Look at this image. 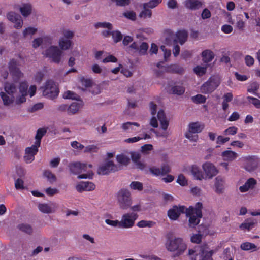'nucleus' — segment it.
<instances>
[{"label": "nucleus", "mask_w": 260, "mask_h": 260, "mask_svg": "<svg viewBox=\"0 0 260 260\" xmlns=\"http://www.w3.org/2000/svg\"><path fill=\"white\" fill-rule=\"evenodd\" d=\"M9 70L14 81L5 83V92L0 93L1 98L5 106H10L14 103L21 105L26 101L28 83L26 81L19 82V80L23 77V74L18 68L16 61H10Z\"/></svg>", "instance_id": "1"}, {"label": "nucleus", "mask_w": 260, "mask_h": 260, "mask_svg": "<svg viewBox=\"0 0 260 260\" xmlns=\"http://www.w3.org/2000/svg\"><path fill=\"white\" fill-rule=\"evenodd\" d=\"M202 204L200 202L196 203L194 207L190 206L188 209H185L183 206H175L168 211V215L170 219L175 220L181 213L185 212L186 216L189 217V225L193 228L200 222L202 216Z\"/></svg>", "instance_id": "2"}, {"label": "nucleus", "mask_w": 260, "mask_h": 260, "mask_svg": "<svg viewBox=\"0 0 260 260\" xmlns=\"http://www.w3.org/2000/svg\"><path fill=\"white\" fill-rule=\"evenodd\" d=\"M215 252L207 244H203L200 246L189 248L186 255L189 260H197L198 256V260H213L212 256Z\"/></svg>", "instance_id": "3"}, {"label": "nucleus", "mask_w": 260, "mask_h": 260, "mask_svg": "<svg viewBox=\"0 0 260 260\" xmlns=\"http://www.w3.org/2000/svg\"><path fill=\"white\" fill-rule=\"evenodd\" d=\"M71 173L78 175V179H91L93 176L91 164L79 161L71 162L69 165Z\"/></svg>", "instance_id": "4"}, {"label": "nucleus", "mask_w": 260, "mask_h": 260, "mask_svg": "<svg viewBox=\"0 0 260 260\" xmlns=\"http://www.w3.org/2000/svg\"><path fill=\"white\" fill-rule=\"evenodd\" d=\"M167 250L175 252L174 257L182 255L187 249V244L181 237H175L169 239L165 244Z\"/></svg>", "instance_id": "5"}, {"label": "nucleus", "mask_w": 260, "mask_h": 260, "mask_svg": "<svg viewBox=\"0 0 260 260\" xmlns=\"http://www.w3.org/2000/svg\"><path fill=\"white\" fill-rule=\"evenodd\" d=\"M61 34L62 36L58 39V47L62 52L72 49L74 45L72 41L74 36V32L69 29H63L61 30Z\"/></svg>", "instance_id": "6"}, {"label": "nucleus", "mask_w": 260, "mask_h": 260, "mask_svg": "<svg viewBox=\"0 0 260 260\" xmlns=\"http://www.w3.org/2000/svg\"><path fill=\"white\" fill-rule=\"evenodd\" d=\"M117 203L120 209L126 210L132 204V198L130 191L126 188L120 189L116 193Z\"/></svg>", "instance_id": "7"}, {"label": "nucleus", "mask_w": 260, "mask_h": 260, "mask_svg": "<svg viewBox=\"0 0 260 260\" xmlns=\"http://www.w3.org/2000/svg\"><path fill=\"white\" fill-rule=\"evenodd\" d=\"M43 54L51 62L59 63L62 59L63 52L55 45H51L45 50Z\"/></svg>", "instance_id": "8"}, {"label": "nucleus", "mask_w": 260, "mask_h": 260, "mask_svg": "<svg viewBox=\"0 0 260 260\" xmlns=\"http://www.w3.org/2000/svg\"><path fill=\"white\" fill-rule=\"evenodd\" d=\"M42 89L43 95L47 98L53 99L58 94L59 90L57 86L53 81H47Z\"/></svg>", "instance_id": "9"}, {"label": "nucleus", "mask_w": 260, "mask_h": 260, "mask_svg": "<svg viewBox=\"0 0 260 260\" xmlns=\"http://www.w3.org/2000/svg\"><path fill=\"white\" fill-rule=\"evenodd\" d=\"M138 217V215L136 213L127 212L123 214L120 221L121 228L124 229L132 228Z\"/></svg>", "instance_id": "10"}, {"label": "nucleus", "mask_w": 260, "mask_h": 260, "mask_svg": "<svg viewBox=\"0 0 260 260\" xmlns=\"http://www.w3.org/2000/svg\"><path fill=\"white\" fill-rule=\"evenodd\" d=\"M220 79L215 76L210 78L201 87V91L203 93H209L213 91L219 85Z\"/></svg>", "instance_id": "11"}, {"label": "nucleus", "mask_w": 260, "mask_h": 260, "mask_svg": "<svg viewBox=\"0 0 260 260\" xmlns=\"http://www.w3.org/2000/svg\"><path fill=\"white\" fill-rule=\"evenodd\" d=\"M204 179H211L218 173L216 167L212 162L207 161L202 165Z\"/></svg>", "instance_id": "12"}, {"label": "nucleus", "mask_w": 260, "mask_h": 260, "mask_svg": "<svg viewBox=\"0 0 260 260\" xmlns=\"http://www.w3.org/2000/svg\"><path fill=\"white\" fill-rule=\"evenodd\" d=\"M119 167L115 165L112 160L107 159L101 164L98 170V173L100 175H107L112 172L118 171Z\"/></svg>", "instance_id": "13"}, {"label": "nucleus", "mask_w": 260, "mask_h": 260, "mask_svg": "<svg viewBox=\"0 0 260 260\" xmlns=\"http://www.w3.org/2000/svg\"><path fill=\"white\" fill-rule=\"evenodd\" d=\"M39 210L44 214H52L55 213L57 208V204L53 202L40 203L38 205Z\"/></svg>", "instance_id": "14"}, {"label": "nucleus", "mask_w": 260, "mask_h": 260, "mask_svg": "<svg viewBox=\"0 0 260 260\" xmlns=\"http://www.w3.org/2000/svg\"><path fill=\"white\" fill-rule=\"evenodd\" d=\"M259 165V158L256 156H249L245 158L244 169L248 172L256 170Z\"/></svg>", "instance_id": "15"}, {"label": "nucleus", "mask_w": 260, "mask_h": 260, "mask_svg": "<svg viewBox=\"0 0 260 260\" xmlns=\"http://www.w3.org/2000/svg\"><path fill=\"white\" fill-rule=\"evenodd\" d=\"M7 19L14 24V27L20 29L23 24V22L20 15L14 12H10L7 15Z\"/></svg>", "instance_id": "16"}, {"label": "nucleus", "mask_w": 260, "mask_h": 260, "mask_svg": "<svg viewBox=\"0 0 260 260\" xmlns=\"http://www.w3.org/2000/svg\"><path fill=\"white\" fill-rule=\"evenodd\" d=\"M35 145H32L30 147H27L25 149V153L24 156V160L27 163L31 162L35 159V155L38 151V148Z\"/></svg>", "instance_id": "17"}, {"label": "nucleus", "mask_w": 260, "mask_h": 260, "mask_svg": "<svg viewBox=\"0 0 260 260\" xmlns=\"http://www.w3.org/2000/svg\"><path fill=\"white\" fill-rule=\"evenodd\" d=\"M53 39L50 36H44L36 38L32 41V46L34 48H37L43 44H51Z\"/></svg>", "instance_id": "18"}, {"label": "nucleus", "mask_w": 260, "mask_h": 260, "mask_svg": "<svg viewBox=\"0 0 260 260\" xmlns=\"http://www.w3.org/2000/svg\"><path fill=\"white\" fill-rule=\"evenodd\" d=\"M76 189L79 192L91 191L95 189V185L91 182H80L76 184Z\"/></svg>", "instance_id": "19"}, {"label": "nucleus", "mask_w": 260, "mask_h": 260, "mask_svg": "<svg viewBox=\"0 0 260 260\" xmlns=\"http://www.w3.org/2000/svg\"><path fill=\"white\" fill-rule=\"evenodd\" d=\"M84 103L82 100H76L72 103L68 107V114L74 115L78 113L83 108Z\"/></svg>", "instance_id": "20"}, {"label": "nucleus", "mask_w": 260, "mask_h": 260, "mask_svg": "<svg viewBox=\"0 0 260 260\" xmlns=\"http://www.w3.org/2000/svg\"><path fill=\"white\" fill-rule=\"evenodd\" d=\"M129 48L138 51L141 55H145L148 49V45L145 42H134L129 46Z\"/></svg>", "instance_id": "21"}, {"label": "nucleus", "mask_w": 260, "mask_h": 260, "mask_svg": "<svg viewBox=\"0 0 260 260\" xmlns=\"http://www.w3.org/2000/svg\"><path fill=\"white\" fill-rule=\"evenodd\" d=\"M184 5L187 9L196 10L202 7L203 3L199 0H186Z\"/></svg>", "instance_id": "22"}, {"label": "nucleus", "mask_w": 260, "mask_h": 260, "mask_svg": "<svg viewBox=\"0 0 260 260\" xmlns=\"http://www.w3.org/2000/svg\"><path fill=\"white\" fill-rule=\"evenodd\" d=\"M189 170L195 179L200 181L204 179L205 176L203 175V172L200 170L198 166L192 165L189 167Z\"/></svg>", "instance_id": "23"}, {"label": "nucleus", "mask_w": 260, "mask_h": 260, "mask_svg": "<svg viewBox=\"0 0 260 260\" xmlns=\"http://www.w3.org/2000/svg\"><path fill=\"white\" fill-rule=\"evenodd\" d=\"M257 184L256 180L253 178H249L245 184L239 187V190L241 192H245L249 189H253Z\"/></svg>", "instance_id": "24"}, {"label": "nucleus", "mask_w": 260, "mask_h": 260, "mask_svg": "<svg viewBox=\"0 0 260 260\" xmlns=\"http://www.w3.org/2000/svg\"><path fill=\"white\" fill-rule=\"evenodd\" d=\"M204 125L199 122H191L188 126V131L193 133H200L204 128Z\"/></svg>", "instance_id": "25"}, {"label": "nucleus", "mask_w": 260, "mask_h": 260, "mask_svg": "<svg viewBox=\"0 0 260 260\" xmlns=\"http://www.w3.org/2000/svg\"><path fill=\"white\" fill-rule=\"evenodd\" d=\"M175 35L174 44L179 43L180 45H183L186 41L187 33L185 30L178 31Z\"/></svg>", "instance_id": "26"}, {"label": "nucleus", "mask_w": 260, "mask_h": 260, "mask_svg": "<svg viewBox=\"0 0 260 260\" xmlns=\"http://www.w3.org/2000/svg\"><path fill=\"white\" fill-rule=\"evenodd\" d=\"M157 116L160 123L161 128L164 131L167 130L169 125V121L167 120L164 111L160 110L158 112Z\"/></svg>", "instance_id": "27"}, {"label": "nucleus", "mask_w": 260, "mask_h": 260, "mask_svg": "<svg viewBox=\"0 0 260 260\" xmlns=\"http://www.w3.org/2000/svg\"><path fill=\"white\" fill-rule=\"evenodd\" d=\"M116 158L117 162L121 166H126L130 162L129 155L128 153H123L118 154Z\"/></svg>", "instance_id": "28"}, {"label": "nucleus", "mask_w": 260, "mask_h": 260, "mask_svg": "<svg viewBox=\"0 0 260 260\" xmlns=\"http://www.w3.org/2000/svg\"><path fill=\"white\" fill-rule=\"evenodd\" d=\"M257 224V221L252 218H248L246 219L243 223H242L239 228L242 230H251L255 225Z\"/></svg>", "instance_id": "29"}, {"label": "nucleus", "mask_w": 260, "mask_h": 260, "mask_svg": "<svg viewBox=\"0 0 260 260\" xmlns=\"http://www.w3.org/2000/svg\"><path fill=\"white\" fill-rule=\"evenodd\" d=\"M135 126L138 127L140 126V124L137 122H127L121 125V128L124 132H134L136 131Z\"/></svg>", "instance_id": "30"}, {"label": "nucleus", "mask_w": 260, "mask_h": 260, "mask_svg": "<svg viewBox=\"0 0 260 260\" xmlns=\"http://www.w3.org/2000/svg\"><path fill=\"white\" fill-rule=\"evenodd\" d=\"M167 71L166 67L162 65V62H158L153 68L155 75L157 77H161L164 73Z\"/></svg>", "instance_id": "31"}, {"label": "nucleus", "mask_w": 260, "mask_h": 260, "mask_svg": "<svg viewBox=\"0 0 260 260\" xmlns=\"http://www.w3.org/2000/svg\"><path fill=\"white\" fill-rule=\"evenodd\" d=\"M95 26L97 28L102 27L107 28L108 30H103L102 32V35L104 37H108L111 35V32L110 31L112 29V24L108 22H100L96 24Z\"/></svg>", "instance_id": "32"}, {"label": "nucleus", "mask_w": 260, "mask_h": 260, "mask_svg": "<svg viewBox=\"0 0 260 260\" xmlns=\"http://www.w3.org/2000/svg\"><path fill=\"white\" fill-rule=\"evenodd\" d=\"M225 181L221 176H218L215 179V191L218 193H221L224 190V184Z\"/></svg>", "instance_id": "33"}, {"label": "nucleus", "mask_w": 260, "mask_h": 260, "mask_svg": "<svg viewBox=\"0 0 260 260\" xmlns=\"http://www.w3.org/2000/svg\"><path fill=\"white\" fill-rule=\"evenodd\" d=\"M202 60L205 63H208L211 61L214 57V54L210 50H206L202 53Z\"/></svg>", "instance_id": "34"}, {"label": "nucleus", "mask_w": 260, "mask_h": 260, "mask_svg": "<svg viewBox=\"0 0 260 260\" xmlns=\"http://www.w3.org/2000/svg\"><path fill=\"white\" fill-rule=\"evenodd\" d=\"M46 129L45 128H40L37 131L35 136V142L34 145L36 146L40 147L41 144V140L43 136L46 133Z\"/></svg>", "instance_id": "35"}, {"label": "nucleus", "mask_w": 260, "mask_h": 260, "mask_svg": "<svg viewBox=\"0 0 260 260\" xmlns=\"http://www.w3.org/2000/svg\"><path fill=\"white\" fill-rule=\"evenodd\" d=\"M31 6L28 4H23L20 8V11L24 17H27L31 12Z\"/></svg>", "instance_id": "36"}, {"label": "nucleus", "mask_w": 260, "mask_h": 260, "mask_svg": "<svg viewBox=\"0 0 260 260\" xmlns=\"http://www.w3.org/2000/svg\"><path fill=\"white\" fill-rule=\"evenodd\" d=\"M174 39H175V35L172 31L168 30L165 32L166 44L171 45L172 41L174 42Z\"/></svg>", "instance_id": "37"}, {"label": "nucleus", "mask_w": 260, "mask_h": 260, "mask_svg": "<svg viewBox=\"0 0 260 260\" xmlns=\"http://www.w3.org/2000/svg\"><path fill=\"white\" fill-rule=\"evenodd\" d=\"M18 229L22 232L30 234L32 233L33 229L31 226L27 223H21L18 225Z\"/></svg>", "instance_id": "38"}, {"label": "nucleus", "mask_w": 260, "mask_h": 260, "mask_svg": "<svg viewBox=\"0 0 260 260\" xmlns=\"http://www.w3.org/2000/svg\"><path fill=\"white\" fill-rule=\"evenodd\" d=\"M37 28L35 27L30 26L26 27L23 30V36L25 38H26L27 37H31L34 35H35L37 32Z\"/></svg>", "instance_id": "39"}, {"label": "nucleus", "mask_w": 260, "mask_h": 260, "mask_svg": "<svg viewBox=\"0 0 260 260\" xmlns=\"http://www.w3.org/2000/svg\"><path fill=\"white\" fill-rule=\"evenodd\" d=\"M240 248L245 251L253 250H256V246L254 244L250 242H244L241 244Z\"/></svg>", "instance_id": "40"}, {"label": "nucleus", "mask_w": 260, "mask_h": 260, "mask_svg": "<svg viewBox=\"0 0 260 260\" xmlns=\"http://www.w3.org/2000/svg\"><path fill=\"white\" fill-rule=\"evenodd\" d=\"M155 225V222L151 220H142L137 223L139 228H151Z\"/></svg>", "instance_id": "41"}, {"label": "nucleus", "mask_w": 260, "mask_h": 260, "mask_svg": "<svg viewBox=\"0 0 260 260\" xmlns=\"http://www.w3.org/2000/svg\"><path fill=\"white\" fill-rule=\"evenodd\" d=\"M162 2V0H150L147 3H145L143 4V8H148L149 9H153L156 7Z\"/></svg>", "instance_id": "42"}, {"label": "nucleus", "mask_w": 260, "mask_h": 260, "mask_svg": "<svg viewBox=\"0 0 260 260\" xmlns=\"http://www.w3.org/2000/svg\"><path fill=\"white\" fill-rule=\"evenodd\" d=\"M259 85L257 82L251 83L247 88V91L254 95H257L256 91L258 90Z\"/></svg>", "instance_id": "43"}, {"label": "nucleus", "mask_w": 260, "mask_h": 260, "mask_svg": "<svg viewBox=\"0 0 260 260\" xmlns=\"http://www.w3.org/2000/svg\"><path fill=\"white\" fill-rule=\"evenodd\" d=\"M44 176L51 183L55 182L56 180V177L55 175L49 170L45 171L44 172Z\"/></svg>", "instance_id": "44"}, {"label": "nucleus", "mask_w": 260, "mask_h": 260, "mask_svg": "<svg viewBox=\"0 0 260 260\" xmlns=\"http://www.w3.org/2000/svg\"><path fill=\"white\" fill-rule=\"evenodd\" d=\"M184 91L185 89L182 86L175 85L172 87L170 92L173 94L181 95L184 93Z\"/></svg>", "instance_id": "45"}, {"label": "nucleus", "mask_w": 260, "mask_h": 260, "mask_svg": "<svg viewBox=\"0 0 260 260\" xmlns=\"http://www.w3.org/2000/svg\"><path fill=\"white\" fill-rule=\"evenodd\" d=\"M149 9L148 8H143V10L139 15V17L144 19L150 18L152 16V11Z\"/></svg>", "instance_id": "46"}, {"label": "nucleus", "mask_w": 260, "mask_h": 260, "mask_svg": "<svg viewBox=\"0 0 260 260\" xmlns=\"http://www.w3.org/2000/svg\"><path fill=\"white\" fill-rule=\"evenodd\" d=\"M207 66H197L193 69L194 72L196 75L201 76L206 73Z\"/></svg>", "instance_id": "47"}, {"label": "nucleus", "mask_w": 260, "mask_h": 260, "mask_svg": "<svg viewBox=\"0 0 260 260\" xmlns=\"http://www.w3.org/2000/svg\"><path fill=\"white\" fill-rule=\"evenodd\" d=\"M131 189L134 190L141 191L143 188V184L138 181H133L129 184Z\"/></svg>", "instance_id": "48"}, {"label": "nucleus", "mask_w": 260, "mask_h": 260, "mask_svg": "<svg viewBox=\"0 0 260 260\" xmlns=\"http://www.w3.org/2000/svg\"><path fill=\"white\" fill-rule=\"evenodd\" d=\"M111 36L113 41L115 43H117L120 41L122 38V35L118 30L113 31L111 32Z\"/></svg>", "instance_id": "49"}, {"label": "nucleus", "mask_w": 260, "mask_h": 260, "mask_svg": "<svg viewBox=\"0 0 260 260\" xmlns=\"http://www.w3.org/2000/svg\"><path fill=\"white\" fill-rule=\"evenodd\" d=\"M177 182L182 186H185L188 185V180L182 174H179L177 179Z\"/></svg>", "instance_id": "50"}, {"label": "nucleus", "mask_w": 260, "mask_h": 260, "mask_svg": "<svg viewBox=\"0 0 260 260\" xmlns=\"http://www.w3.org/2000/svg\"><path fill=\"white\" fill-rule=\"evenodd\" d=\"M105 223L113 228H121L120 221L118 220H111L110 219H106Z\"/></svg>", "instance_id": "51"}, {"label": "nucleus", "mask_w": 260, "mask_h": 260, "mask_svg": "<svg viewBox=\"0 0 260 260\" xmlns=\"http://www.w3.org/2000/svg\"><path fill=\"white\" fill-rule=\"evenodd\" d=\"M78 97L74 92L69 90L64 92L63 94V98L66 99L77 100Z\"/></svg>", "instance_id": "52"}, {"label": "nucleus", "mask_w": 260, "mask_h": 260, "mask_svg": "<svg viewBox=\"0 0 260 260\" xmlns=\"http://www.w3.org/2000/svg\"><path fill=\"white\" fill-rule=\"evenodd\" d=\"M123 15L128 19L135 21L136 19V13L133 11H127L123 13Z\"/></svg>", "instance_id": "53"}, {"label": "nucleus", "mask_w": 260, "mask_h": 260, "mask_svg": "<svg viewBox=\"0 0 260 260\" xmlns=\"http://www.w3.org/2000/svg\"><path fill=\"white\" fill-rule=\"evenodd\" d=\"M195 134L187 131L185 134V137L191 142H196L198 140L199 137L198 135Z\"/></svg>", "instance_id": "54"}, {"label": "nucleus", "mask_w": 260, "mask_h": 260, "mask_svg": "<svg viewBox=\"0 0 260 260\" xmlns=\"http://www.w3.org/2000/svg\"><path fill=\"white\" fill-rule=\"evenodd\" d=\"M248 102L253 104L256 108H260V100L256 98L248 96L247 97Z\"/></svg>", "instance_id": "55"}, {"label": "nucleus", "mask_w": 260, "mask_h": 260, "mask_svg": "<svg viewBox=\"0 0 260 260\" xmlns=\"http://www.w3.org/2000/svg\"><path fill=\"white\" fill-rule=\"evenodd\" d=\"M98 147L95 145H89L86 147H85V149H84L83 151L85 153H93V152H96L98 151Z\"/></svg>", "instance_id": "56"}, {"label": "nucleus", "mask_w": 260, "mask_h": 260, "mask_svg": "<svg viewBox=\"0 0 260 260\" xmlns=\"http://www.w3.org/2000/svg\"><path fill=\"white\" fill-rule=\"evenodd\" d=\"M153 149V146L151 144H145L141 148V151L145 154H148Z\"/></svg>", "instance_id": "57"}, {"label": "nucleus", "mask_w": 260, "mask_h": 260, "mask_svg": "<svg viewBox=\"0 0 260 260\" xmlns=\"http://www.w3.org/2000/svg\"><path fill=\"white\" fill-rule=\"evenodd\" d=\"M193 101L196 103H204L206 102V98L201 94H197L192 98Z\"/></svg>", "instance_id": "58"}, {"label": "nucleus", "mask_w": 260, "mask_h": 260, "mask_svg": "<svg viewBox=\"0 0 260 260\" xmlns=\"http://www.w3.org/2000/svg\"><path fill=\"white\" fill-rule=\"evenodd\" d=\"M131 155L132 161L135 163H137L140 161L141 155L139 152H131L129 153V155Z\"/></svg>", "instance_id": "59"}, {"label": "nucleus", "mask_w": 260, "mask_h": 260, "mask_svg": "<svg viewBox=\"0 0 260 260\" xmlns=\"http://www.w3.org/2000/svg\"><path fill=\"white\" fill-rule=\"evenodd\" d=\"M202 240V235L200 234H193L190 237V241L192 243L198 244Z\"/></svg>", "instance_id": "60"}, {"label": "nucleus", "mask_w": 260, "mask_h": 260, "mask_svg": "<svg viewBox=\"0 0 260 260\" xmlns=\"http://www.w3.org/2000/svg\"><path fill=\"white\" fill-rule=\"evenodd\" d=\"M149 171L152 175L156 176L162 175L160 168H158L155 167H152L150 168Z\"/></svg>", "instance_id": "61"}, {"label": "nucleus", "mask_w": 260, "mask_h": 260, "mask_svg": "<svg viewBox=\"0 0 260 260\" xmlns=\"http://www.w3.org/2000/svg\"><path fill=\"white\" fill-rule=\"evenodd\" d=\"M169 70L177 73H181L183 72V68L176 64L171 66Z\"/></svg>", "instance_id": "62"}, {"label": "nucleus", "mask_w": 260, "mask_h": 260, "mask_svg": "<svg viewBox=\"0 0 260 260\" xmlns=\"http://www.w3.org/2000/svg\"><path fill=\"white\" fill-rule=\"evenodd\" d=\"M117 58L112 55H109L104 58L102 60V62L106 63L108 62H117Z\"/></svg>", "instance_id": "63"}, {"label": "nucleus", "mask_w": 260, "mask_h": 260, "mask_svg": "<svg viewBox=\"0 0 260 260\" xmlns=\"http://www.w3.org/2000/svg\"><path fill=\"white\" fill-rule=\"evenodd\" d=\"M71 145L73 148L78 149L79 150H82L83 149H85V147L83 145L76 141H74L71 142Z\"/></svg>", "instance_id": "64"}]
</instances>
